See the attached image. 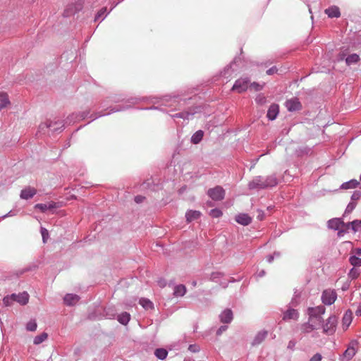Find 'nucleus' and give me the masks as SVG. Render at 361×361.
<instances>
[{
    "instance_id": "nucleus-1",
    "label": "nucleus",
    "mask_w": 361,
    "mask_h": 361,
    "mask_svg": "<svg viewBox=\"0 0 361 361\" xmlns=\"http://www.w3.org/2000/svg\"><path fill=\"white\" fill-rule=\"evenodd\" d=\"M149 100V102L154 104H158L157 106H152L150 107L143 108L142 110H159L161 111H165V110L162 108L169 107L171 108L172 110H180L181 106L185 104L186 99H182L179 95H164L161 97H154L149 98H130L127 100L128 103L130 104L123 105V106H116L111 108L110 111L108 113L103 114L102 112L97 113L94 116L91 115L90 117L91 118V121H94L97 118H99L103 116L109 115L112 113L118 112L121 111H125L131 107L132 104H137L140 101Z\"/></svg>"
},
{
    "instance_id": "nucleus-2",
    "label": "nucleus",
    "mask_w": 361,
    "mask_h": 361,
    "mask_svg": "<svg viewBox=\"0 0 361 361\" xmlns=\"http://www.w3.org/2000/svg\"><path fill=\"white\" fill-rule=\"evenodd\" d=\"M279 180L276 174H271L267 176H257L253 178L248 183L247 187L250 190H265L276 186Z\"/></svg>"
},
{
    "instance_id": "nucleus-3",
    "label": "nucleus",
    "mask_w": 361,
    "mask_h": 361,
    "mask_svg": "<svg viewBox=\"0 0 361 361\" xmlns=\"http://www.w3.org/2000/svg\"><path fill=\"white\" fill-rule=\"evenodd\" d=\"M326 312V308L323 305L317 307H310L307 310L308 320L317 325L319 329L323 323V315Z\"/></svg>"
},
{
    "instance_id": "nucleus-4",
    "label": "nucleus",
    "mask_w": 361,
    "mask_h": 361,
    "mask_svg": "<svg viewBox=\"0 0 361 361\" xmlns=\"http://www.w3.org/2000/svg\"><path fill=\"white\" fill-rule=\"evenodd\" d=\"M337 324V317L334 314H331L328 317L325 322H323L321 328H322L324 334L331 336L336 332Z\"/></svg>"
},
{
    "instance_id": "nucleus-5",
    "label": "nucleus",
    "mask_w": 361,
    "mask_h": 361,
    "mask_svg": "<svg viewBox=\"0 0 361 361\" xmlns=\"http://www.w3.org/2000/svg\"><path fill=\"white\" fill-rule=\"evenodd\" d=\"M64 128L63 121L58 120V121H51L47 120L46 122L41 123L39 126V132L44 131L46 129H49L52 132H61Z\"/></svg>"
},
{
    "instance_id": "nucleus-6",
    "label": "nucleus",
    "mask_w": 361,
    "mask_h": 361,
    "mask_svg": "<svg viewBox=\"0 0 361 361\" xmlns=\"http://www.w3.org/2000/svg\"><path fill=\"white\" fill-rule=\"evenodd\" d=\"M84 0H78L75 3L70 4L64 10L63 16L69 17L80 11L84 6Z\"/></svg>"
},
{
    "instance_id": "nucleus-7",
    "label": "nucleus",
    "mask_w": 361,
    "mask_h": 361,
    "mask_svg": "<svg viewBox=\"0 0 361 361\" xmlns=\"http://www.w3.org/2000/svg\"><path fill=\"white\" fill-rule=\"evenodd\" d=\"M225 190L220 185L209 188L207 195L214 201H221L225 197Z\"/></svg>"
},
{
    "instance_id": "nucleus-8",
    "label": "nucleus",
    "mask_w": 361,
    "mask_h": 361,
    "mask_svg": "<svg viewBox=\"0 0 361 361\" xmlns=\"http://www.w3.org/2000/svg\"><path fill=\"white\" fill-rule=\"evenodd\" d=\"M337 298V293L334 289L324 290L321 296V300L323 304L326 305H331L334 304Z\"/></svg>"
},
{
    "instance_id": "nucleus-9",
    "label": "nucleus",
    "mask_w": 361,
    "mask_h": 361,
    "mask_svg": "<svg viewBox=\"0 0 361 361\" xmlns=\"http://www.w3.org/2000/svg\"><path fill=\"white\" fill-rule=\"evenodd\" d=\"M357 341H352L347 349L344 351L343 355L341 357V361H349L350 360L353 356L355 355L357 352Z\"/></svg>"
},
{
    "instance_id": "nucleus-10",
    "label": "nucleus",
    "mask_w": 361,
    "mask_h": 361,
    "mask_svg": "<svg viewBox=\"0 0 361 361\" xmlns=\"http://www.w3.org/2000/svg\"><path fill=\"white\" fill-rule=\"evenodd\" d=\"M250 82V80L248 78H240L235 80L233 85L232 90L238 93L245 92L248 88Z\"/></svg>"
},
{
    "instance_id": "nucleus-11",
    "label": "nucleus",
    "mask_w": 361,
    "mask_h": 361,
    "mask_svg": "<svg viewBox=\"0 0 361 361\" xmlns=\"http://www.w3.org/2000/svg\"><path fill=\"white\" fill-rule=\"evenodd\" d=\"M240 62V58L235 57L229 65L224 68V71L221 72L222 75L226 78H229L231 75L232 73L238 71V63Z\"/></svg>"
},
{
    "instance_id": "nucleus-12",
    "label": "nucleus",
    "mask_w": 361,
    "mask_h": 361,
    "mask_svg": "<svg viewBox=\"0 0 361 361\" xmlns=\"http://www.w3.org/2000/svg\"><path fill=\"white\" fill-rule=\"evenodd\" d=\"M285 106L288 111L290 112L300 111L302 109V104L297 97L288 99Z\"/></svg>"
},
{
    "instance_id": "nucleus-13",
    "label": "nucleus",
    "mask_w": 361,
    "mask_h": 361,
    "mask_svg": "<svg viewBox=\"0 0 361 361\" xmlns=\"http://www.w3.org/2000/svg\"><path fill=\"white\" fill-rule=\"evenodd\" d=\"M197 109V107H195L192 109H190L188 111H182V112L178 113V114H175L171 115V116L173 119L182 118L183 120H189L191 116H192L197 112V111L196 110Z\"/></svg>"
},
{
    "instance_id": "nucleus-14",
    "label": "nucleus",
    "mask_w": 361,
    "mask_h": 361,
    "mask_svg": "<svg viewBox=\"0 0 361 361\" xmlns=\"http://www.w3.org/2000/svg\"><path fill=\"white\" fill-rule=\"evenodd\" d=\"M37 194V190L30 186L26 187L20 192V197L23 200H30Z\"/></svg>"
},
{
    "instance_id": "nucleus-15",
    "label": "nucleus",
    "mask_w": 361,
    "mask_h": 361,
    "mask_svg": "<svg viewBox=\"0 0 361 361\" xmlns=\"http://www.w3.org/2000/svg\"><path fill=\"white\" fill-rule=\"evenodd\" d=\"M13 302H17L22 305H25L28 302L29 295L27 292L24 291L18 294L12 293Z\"/></svg>"
},
{
    "instance_id": "nucleus-16",
    "label": "nucleus",
    "mask_w": 361,
    "mask_h": 361,
    "mask_svg": "<svg viewBox=\"0 0 361 361\" xmlns=\"http://www.w3.org/2000/svg\"><path fill=\"white\" fill-rule=\"evenodd\" d=\"M89 111H82L79 114H73L67 117L66 123L70 124L71 123H74L79 120H83L87 117Z\"/></svg>"
},
{
    "instance_id": "nucleus-17",
    "label": "nucleus",
    "mask_w": 361,
    "mask_h": 361,
    "mask_svg": "<svg viewBox=\"0 0 361 361\" xmlns=\"http://www.w3.org/2000/svg\"><path fill=\"white\" fill-rule=\"evenodd\" d=\"M237 223L243 226H248L252 222V218L245 213H240L235 217Z\"/></svg>"
},
{
    "instance_id": "nucleus-18",
    "label": "nucleus",
    "mask_w": 361,
    "mask_h": 361,
    "mask_svg": "<svg viewBox=\"0 0 361 361\" xmlns=\"http://www.w3.org/2000/svg\"><path fill=\"white\" fill-rule=\"evenodd\" d=\"M279 113V106L277 104H272L269 106L267 116L269 121H274L276 118Z\"/></svg>"
},
{
    "instance_id": "nucleus-19",
    "label": "nucleus",
    "mask_w": 361,
    "mask_h": 361,
    "mask_svg": "<svg viewBox=\"0 0 361 361\" xmlns=\"http://www.w3.org/2000/svg\"><path fill=\"white\" fill-rule=\"evenodd\" d=\"M298 317L299 312L298 310L293 308H288L286 312H283V321H288L290 319L298 320Z\"/></svg>"
},
{
    "instance_id": "nucleus-20",
    "label": "nucleus",
    "mask_w": 361,
    "mask_h": 361,
    "mask_svg": "<svg viewBox=\"0 0 361 361\" xmlns=\"http://www.w3.org/2000/svg\"><path fill=\"white\" fill-rule=\"evenodd\" d=\"M233 312L230 309L224 310L219 315L221 322L224 324H229L233 320Z\"/></svg>"
},
{
    "instance_id": "nucleus-21",
    "label": "nucleus",
    "mask_w": 361,
    "mask_h": 361,
    "mask_svg": "<svg viewBox=\"0 0 361 361\" xmlns=\"http://www.w3.org/2000/svg\"><path fill=\"white\" fill-rule=\"evenodd\" d=\"M341 225H344V221L341 218H334L327 222L328 228L334 231L338 230Z\"/></svg>"
},
{
    "instance_id": "nucleus-22",
    "label": "nucleus",
    "mask_w": 361,
    "mask_h": 361,
    "mask_svg": "<svg viewBox=\"0 0 361 361\" xmlns=\"http://www.w3.org/2000/svg\"><path fill=\"white\" fill-rule=\"evenodd\" d=\"M80 300V297L76 294L67 293L64 298V303L68 306H73L75 305Z\"/></svg>"
},
{
    "instance_id": "nucleus-23",
    "label": "nucleus",
    "mask_w": 361,
    "mask_h": 361,
    "mask_svg": "<svg viewBox=\"0 0 361 361\" xmlns=\"http://www.w3.org/2000/svg\"><path fill=\"white\" fill-rule=\"evenodd\" d=\"M324 13L329 18H339L341 16L340 9L337 6H331L325 9Z\"/></svg>"
},
{
    "instance_id": "nucleus-24",
    "label": "nucleus",
    "mask_w": 361,
    "mask_h": 361,
    "mask_svg": "<svg viewBox=\"0 0 361 361\" xmlns=\"http://www.w3.org/2000/svg\"><path fill=\"white\" fill-rule=\"evenodd\" d=\"M268 332L265 330L259 331L255 336L252 345L253 346L259 345L267 336Z\"/></svg>"
},
{
    "instance_id": "nucleus-25",
    "label": "nucleus",
    "mask_w": 361,
    "mask_h": 361,
    "mask_svg": "<svg viewBox=\"0 0 361 361\" xmlns=\"http://www.w3.org/2000/svg\"><path fill=\"white\" fill-rule=\"evenodd\" d=\"M353 320V312L350 310H348L342 319V324L344 329H347Z\"/></svg>"
},
{
    "instance_id": "nucleus-26",
    "label": "nucleus",
    "mask_w": 361,
    "mask_h": 361,
    "mask_svg": "<svg viewBox=\"0 0 361 361\" xmlns=\"http://www.w3.org/2000/svg\"><path fill=\"white\" fill-rule=\"evenodd\" d=\"M319 328L317 326L316 324L311 322L310 321H307V322H305L301 326V330L305 334H309L312 332L313 330L319 329Z\"/></svg>"
},
{
    "instance_id": "nucleus-27",
    "label": "nucleus",
    "mask_w": 361,
    "mask_h": 361,
    "mask_svg": "<svg viewBox=\"0 0 361 361\" xmlns=\"http://www.w3.org/2000/svg\"><path fill=\"white\" fill-rule=\"evenodd\" d=\"M201 216V212L197 210H188L185 213V218L188 222H191L198 219Z\"/></svg>"
},
{
    "instance_id": "nucleus-28",
    "label": "nucleus",
    "mask_w": 361,
    "mask_h": 361,
    "mask_svg": "<svg viewBox=\"0 0 361 361\" xmlns=\"http://www.w3.org/2000/svg\"><path fill=\"white\" fill-rule=\"evenodd\" d=\"M56 207V204L55 202H49V203H39L35 205V208L39 209L42 212H45L47 210H50Z\"/></svg>"
},
{
    "instance_id": "nucleus-29",
    "label": "nucleus",
    "mask_w": 361,
    "mask_h": 361,
    "mask_svg": "<svg viewBox=\"0 0 361 361\" xmlns=\"http://www.w3.org/2000/svg\"><path fill=\"white\" fill-rule=\"evenodd\" d=\"M360 185V182L356 179H351L347 182L342 183L340 186L341 189L347 190V189H353L356 188Z\"/></svg>"
},
{
    "instance_id": "nucleus-30",
    "label": "nucleus",
    "mask_w": 361,
    "mask_h": 361,
    "mask_svg": "<svg viewBox=\"0 0 361 361\" xmlns=\"http://www.w3.org/2000/svg\"><path fill=\"white\" fill-rule=\"evenodd\" d=\"M186 293V287L183 285H176L174 286L173 288V295L176 297H182Z\"/></svg>"
},
{
    "instance_id": "nucleus-31",
    "label": "nucleus",
    "mask_w": 361,
    "mask_h": 361,
    "mask_svg": "<svg viewBox=\"0 0 361 361\" xmlns=\"http://www.w3.org/2000/svg\"><path fill=\"white\" fill-rule=\"evenodd\" d=\"M204 131L202 130H199L192 135L190 141L192 143L197 145L202 141Z\"/></svg>"
},
{
    "instance_id": "nucleus-32",
    "label": "nucleus",
    "mask_w": 361,
    "mask_h": 361,
    "mask_svg": "<svg viewBox=\"0 0 361 361\" xmlns=\"http://www.w3.org/2000/svg\"><path fill=\"white\" fill-rule=\"evenodd\" d=\"M10 104L8 96L6 92H0V111Z\"/></svg>"
},
{
    "instance_id": "nucleus-33",
    "label": "nucleus",
    "mask_w": 361,
    "mask_h": 361,
    "mask_svg": "<svg viewBox=\"0 0 361 361\" xmlns=\"http://www.w3.org/2000/svg\"><path fill=\"white\" fill-rule=\"evenodd\" d=\"M110 12H111L110 11H109L107 12L106 8V7H103L96 14V16L94 17V21H98V20L102 21L103 20L105 19V18L107 16V15Z\"/></svg>"
},
{
    "instance_id": "nucleus-34",
    "label": "nucleus",
    "mask_w": 361,
    "mask_h": 361,
    "mask_svg": "<svg viewBox=\"0 0 361 361\" xmlns=\"http://www.w3.org/2000/svg\"><path fill=\"white\" fill-rule=\"evenodd\" d=\"M130 319V315L126 312H122L117 317V320L123 325H126L129 322Z\"/></svg>"
},
{
    "instance_id": "nucleus-35",
    "label": "nucleus",
    "mask_w": 361,
    "mask_h": 361,
    "mask_svg": "<svg viewBox=\"0 0 361 361\" xmlns=\"http://www.w3.org/2000/svg\"><path fill=\"white\" fill-rule=\"evenodd\" d=\"M349 262L353 267H361V257H359L357 255L353 254L349 257Z\"/></svg>"
},
{
    "instance_id": "nucleus-36",
    "label": "nucleus",
    "mask_w": 361,
    "mask_h": 361,
    "mask_svg": "<svg viewBox=\"0 0 361 361\" xmlns=\"http://www.w3.org/2000/svg\"><path fill=\"white\" fill-rule=\"evenodd\" d=\"M139 303L145 310H152L154 308L153 302L147 298H140Z\"/></svg>"
},
{
    "instance_id": "nucleus-37",
    "label": "nucleus",
    "mask_w": 361,
    "mask_h": 361,
    "mask_svg": "<svg viewBox=\"0 0 361 361\" xmlns=\"http://www.w3.org/2000/svg\"><path fill=\"white\" fill-rule=\"evenodd\" d=\"M154 355L157 359L163 360L166 358L168 355V351L165 348H157L154 351Z\"/></svg>"
},
{
    "instance_id": "nucleus-38",
    "label": "nucleus",
    "mask_w": 361,
    "mask_h": 361,
    "mask_svg": "<svg viewBox=\"0 0 361 361\" xmlns=\"http://www.w3.org/2000/svg\"><path fill=\"white\" fill-rule=\"evenodd\" d=\"M360 56L357 54H352L345 58V63L348 66L356 63L359 61Z\"/></svg>"
},
{
    "instance_id": "nucleus-39",
    "label": "nucleus",
    "mask_w": 361,
    "mask_h": 361,
    "mask_svg": "<svg viewBox=\"0 0 361 361\" xmlns=\"http://www.w3.org/2000/svg\"><path fill=\"white\" fill-rule=\"evenodd\" d=\"M48 338V334L46 332H43L41 334L36 336L34 338L33 343L35 345H39L45 341Z\"/></svg>"
},
{
    "instance_id": "nucleus-40",
    "label": "nucleus",
    "mask_w": 361,
    "mask_h": 361,
    "mask_svg": "<svg viewBox=\"0 0 361 361\" xmlns=\"http://www.w3.org/2000/svg\"><path fill=\"white\" fill-rule=\"evenodd\" d=\"M348 226H351V230L353 233L361 231V220H354L348 222Z\"/></svg>"
},
{
    "instance_id": "nucleus-41",
    "label": "nucleus",
    "mask_w": 361,
    "mask_h": 361,
    "mask_svg": "<svg viewBox=\"0 0 361 361\" xmlns=\"http://www.w3.org/2000/svg\"><path fill=\"white\" fill-rule=\"evenodd\" d=\"M360 272L357 268L353 267L349 271L348 276L351 280H353V279H356L360 276Z\"/></svg>"
},
{
    "instance_id": "nucleus-42",
    "label": "nucleus",
    "mask_w": 361,
    "mask_h": 361,
    "mask_svg": "<svg viewBox=\"0 0 361 361\" xmlns=\"http://www.w3.org/2000/svg\"><path fill=\"white\" fill-rule=\"evenodd\" d=\"M37 327V325L35 320H30L26 324V329L29 331H35Z\"/></svg>"
},
{
    "instance_id": "nucleus-43",
    "label": "nucleus",
    "mask_w": 361,
    "mask_h": 361,
    "mask_svg": "<svg viewBox=\"0 0 361 361\" xmlns=\"http://www.w3.org/2000/svg\"><path fill=\"white\" fill-rule=\"evenodd\" d=\"M356 205L357 203L355 202H350L345 208L343 215L345 216L348 214L351 213L355 208Z\"/></svg>"
},
{
    "instance_id": "nucleus-44",
    "label": "nucleus",
    "mask_w": 361,
    "mask_h": 361,
    "mask_svg": "<svg viewBox=\"0 0 361 361\" xmlns=\"http://www.w3.org/2000/svg\"><path fill=\"white\" fill-rule=\"evenodd\" d=\"M209 214L213 218H219L223 215V212L219 209H212L209 212Z\"/></svg>"
},
{
    "instance_id": "nucleus-45",
    "label": "nucleus",
    "mask_w": 361,
    "mask_h": 361,
    "mask_svg": "<svg viewBox=\"0 0 361 361\" xmlns=\"http://www.w3.org/2000/svg\"><path fill=\"white\" fill-rule=\"evenodd\" d=\"M223 273L221 272H212L210 276V280L214 282H218V279L223 276Z\"/></svg>"
},
{
    "instance_id": "nucleus-46",
    "label": "nucleus",
    "mask_w": 361,
    "mask_h": 361,
    "mask_svg": "<svg viewBox=\"0 0 361 361\" xmlns=\"http://www.w3.org/2000/svg\"><path fill=\"white\" fill-rule=\"evenodd\" d=\"M13 300L12 294L6 295L3 298V303L6 307L11 306L13 304Z\"/></svg>"
},
{
    "instance_id": "nucleus-47",
    "label": "nucleus",
    "mask_w": 361,
    "mask_h": 361,
    "mask_svg": "<svg viewBox=\"0 0 361 361\" xmlns=\"http://www.w3.org/2000/svg\"><path fill=\"white\" fill-rule=\"evenodd\" d=\"M41 234H42L43 243H45L49 237V232L45 228L42 227L41 228Z\"/></svg>"
},
{
    "instance_id": "nucleus-48",
    "label": "nucleus",
    "mask_w": 361,
    "mask_h": 361,
    "mask_svg": "<svg viewBox=\"0 0 361 361\" xmlns=\"http://www.w3.org/2000/svg\"><path fill=\"white\" fill-rule=\"evenodd\" d=\"M361 197V192L359 190H355L353 192L351 195V202H355L358 200Z\"/></svg>"
},
{
    "instance_id": "nucleus-49",
    "label": "nucleus",
    "mask_w": 361,
    "mask_h": 361,
    "mask_svg": "<svg viewBox=\"0 0 361 361\" xmlns=\"http://www.w3.org/2000/svg\"><path fill=\"white\" fill-rule=\"evenodd\" d=\"M255 101L259 104H263L266 102L267 99L264 95L258 94L255 99Z\"/></svg>"
},
{
    "instance_id": "nucleus-50",
    "label": "nucleus",
    "mask_w": 361,
    "mask_h": 361,
    "mask_svg": "<svg viewBox=\"0 0 361 361\" xmlns=\"http://www.w3.org/2000/svg\"><path fill=\"white\" fill-rule=\"evenodd\" d=\"M188 350L192 353H198L200 350V348L197 344H190L188 346Z\"/></svg>"
},
{
    "instance_id": "nucleus-51",
    "label": "nucleus",
    "mask_w": 361,
    "mask_h": 361,
    "mask_svg": "<svg viewBox=\"0 0 361 361\" xmlns=\"http://www.w3.org/2000/svg\"><path fill=\"white\" fill-rule=\"evenodd\" d=\"M250 87L254 88L256 91H259L263 88V85H260L256 82L250 83Z\"/></svg>"
},
{
    "instance_id": "nucleus-52",
    "label": "nucleus",
    "mask_w": 361,
    "mask_h": 361,
    "mask_svg": "<svg viewBox=\"0 0 361 361\" xmlns=\"http://www.w3.org/2000/svg\"><path fill=\"white\" fill-rule=\"evenodd\" d=\"M322 359V356L320 353H316L314 355L309 361H321Z\"/></svg>"
},
{
    "instance_id": "nucleus-53",
    "label": "nucleus",
    "mask_w": 361,
    "mask_h": 361,
    "mask_svg": "<svg viewBox=\"0 0 361 361\" xmlns=\"http://www.w3.org/2000/svg\"><path fill=\"white\" fill-rule=\"evenodd\" d=\"M228 329L226 325L221 326L216 331V335H221L224 331H225Z\"/></svg>"
},
{
    "instance_id": "nucleus-54",
    "label": "nucleus",
    "mask_w": 361,
    "mask_h": 361,
    "mask_svg": "<svg viewBox=\"0 0 361 361\" xmlns=\"http://www.w3.org/2000/svg\"><path fill=\"white\" fill-rule=\"evenodd\" d=\"M309 152V149L307 148H300L299 149L296 150V153L298 156H300L303 154H307Z\"/></svg>"
},
{
    "instance_id": "nucleus-55",
    "label": "nucleus",
    "mask_w": 361,
    "mask_h": 361,
    "mask_svg": "<svg viewBox=\"0 0 361 361\" xmlns=\"http://www.w3.org/2000/svg\"><path fill=\"white\" fill-rule=\"evenodd\" d=\"M257 212H258V215L257 216V219L259 221H262L264 219V211L262 210V209H258Z\"/></svg>"
},
{
    "instance_id": "nucleus-56",
    "label": "nucleus",
    "mask_w": 361,
    "mask_h": 361,
    "mask_svg": "<svg viewBox=\"0 0 361 361\" xmlns=\"http://www.w3.org/2000/svg\"><path fill=\"white\" fill-rule=\"evenodd\" d=\"M276 72L277 68L276 66H273L267 71V74L270 75L276 73Z\"/></svg>"
},
{
    "instance_id": "nucleus-57",
    "label": "nucleus",
    "mask_w": 361,
    "mask_h": 361,
    "mask_svg": "<svg viewBox=\"0 0 361 361\" xmlns=\"http://www.w3.org/2000/svg\"><path fill=\"white\" fill-rule=\"evenodd\" d=\"M145 199V197L142 195H137L135 197V202L137 204H140Z\"/></svg>"
},
{
    "instance_id": "nucleus-58",
    "label": "nucleus",
    "mask_w": 361,
    "mask_h": 361,
    "mask_svg": "<svg viewBox=\"0 0 361 361\" xmlns=\"http://www.w3.org/2000/svg\"><path fill=\"white\" fill-rule=\"evenodd\" d=\"M338 231V237H343L345 233H348V231H347V229H343V228H339Z\"/></svg>"
},
{
    "instance_id": "nucleus-59",
    "label": "nucleus",
    "mask_w": 361,
    "mask_h": 361,
    "mask_svg": "<svg viewBox=\"0 0 361 361\" xmlns=\"http://www.w3.org/2000/svg\"><path fill=\"white\" fill-rule=\"evenodd\" d=\"M295 344H296L295 341H293V340H291V341H290L288 342V344L287 348H288V349H290V350H294V348H295Z\"/></svg>"
},
{
    "instance_id": "nucleus-60",
    "label": "nucleus",
    "mask_w": 361,
    "mask_h": 361,
    "mask_svg": "<svg viewBox=\"0 0 361 361\" xmlns=\"http://www.w3.org/2000/svg\"><path fill=\"white\" fill-rule=\"evenodd\" d=\"M123 100L124 99L121 98L120 97H116V96L111 97V102H116V103L120 102H123Z\"/></svg>"
},
{
    "instance_id": "nucleus-61",
    "label": "nucleus",
    "mask_w": 361,
    "mask_h": 361,
    "mask_svg": "<svg viewBox=\"0 0 361 361\" xmlns=\"http://www.w3.org/2000/svg\"><path fill=\"white\" fill-rule=\"evenodd\" d=\"M352 254L357 255L358 256L361 255V247L355 248L352 250Z\"/></svg>"
},
{
    "instance_id": "nucleus-62",
    "label": "nucleus",
    "mask_w": 361,
    "mask_h": 361,
    "mask_svg": "<svg viewBox=\"0 0 361 361\" xmlns=\"http://www.w3.org/2000/svg\"><path fill=\"white\" fill-rule=\"evenodd\" d=\"M341 228H343V229H347V231H348V230H350V229L351 230V226H348V223L344 222V225H341Z\"/></svg>"
},
{
    "instance_id": "nucleus-63",
    "label": "nucleus",
    "mask_w": 361,
    "mask_h": 361,
    "mask_svg": "<svg viewBox=\"0 0 361 361\" xmlns=\"http://www.w3.org/2000/svg\"><path fill=\"white\" fill-rule=\"evenodd\" d=\"M355 315L357 317H361V303L359 305L357 309L355 311Z\"/></svg>"
},
{
    "instance_id": "nucleus-64",
    "label": "nucleus",
    "mask_w": 361,
    "mask_h": 361,
    "mask_svg": "<svg viewBox=\"0 0 361 361\" xmlns=\"http://www.w3.org/2000/svg\"><path fill=\"white\" fill-rule=\"evenodd\" d=\"M274 259V256L272 255H269L267 257V261L269 262V263H271L273 262Z\"/></svg>"
}]
</instances>
